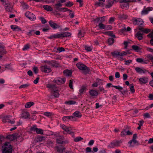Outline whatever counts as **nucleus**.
<instances>
[{"instance_id": "a19ab883", "label": "nucleus", "mask_w": 153, "mask_h": 153, "mask_svg": "<svg viewBox=\"0 0 153 153\" xmlns=\"http://www.w3.org/2000/svg\"><path fill=\"white\" fill-rule=\"evenodd\" d=\"M63 73L65 75L67 76H69L71 74V71L68 70H64L63 71Z\"/></svg>"}, {"instance_id": "09e8293b", "label": "nucleus", "mask_w": 153, "mask_h": 153, "mask_svg": "<svg viewBox=\"0 0 153 153\" xmlns=\"http://www.w3.org/2000/svg\"><path fill=\"white\" fill-rule=\"evenodd\" d=\"M127 135L126 131L125 129H123L121 132L120 135L122 137H125Z\"/></svg>"}, {"instance_id": "412c9836", "label": "nucleus", "mask_w": 153, "mask_h": 153, "mask_svg": "<svg viewBox=\"0 0 153 153\" xmlns=\"http://www.w3.org/2000/svg\"><path fill=\"white\" fill-rule=\"evenodd\" d=\"M10 27L14 31H19L21 30V28L16 25H11Z\"/></svg>"}, {"instance_id": "aec40b11", "label": "nucleus", "mask_w": 153, "mask_h": 153, "mask_svg": "<svg viewBox=\"0 0 153 153\" xmlns=\"http://www.w3.org/2000/svg\"><path fill=\"white\" fill-rule=\"evenodd\" d=\"M143 33L140 30L135 35V36L139 40H140L143 39Z\"/></svg>"}, {"instance_id": "f8f14e48", "label": "nucleus", "mask_w": 153, "mask_h": 153, "mask_svg": "<svg viewBox=\"0 0 153 153\" xmlns=\"http://www.w3.org/2000/svg\"><path fill=\"white\" fill-rule=\"evenodd\" d=\"M65 131L67 132L68 133L70 134L71 135H74L73 132L71 130V128L66 126L64 124H62L60 126Z\"/></svg>"}, {"instance_id": "7c9ffc66", "label": "nucleus", "mask_w": 153, "mask_h": 153, "mask_svg": "<svg viewBox=\"0 0 153 153\" xmlns=\"http://www.w3.org/2000/svg\"><path fill=\"white\" fill-rule=\"evenodd\" d=\"M73 115L75 117L78 118H80L82 116L81 113L78 111H76L73 114Z\"/></svg>"}, {"instance_id": "79ce46f5", "label": "nucleus", "mask_w": 153, "mask_h": 153, "mask_svg": "<svg viewBox=\"0 0 153 153\" xmlns=\"http://www.w3.org/2000/svg\"><path fill=\"white\" fill-rule=\"evenodd\" d=\"M99 28L101 29H108V27H106V26L102 23H100L98 25Z\"/></svg>"}, {"instance_id": "5701e85b", "label": "nucleus", "mask_w": 153, "mask_h": 153, "mask_svg": "<svg viewBox=\"0 0 153 153\" xmlns=\"http://www.w3.org/2000/svg\"><path fill=\"white\" fill-rule=\"evenodd\" d=\"M49 65L52 67L56 68L60 66L59 64L56 61H52L49 63Z\"/></svg>"}, {"instance_id": "864d4df0", "label": "nucleus", "mask_w": 153, "mask_h": 153, "mask_svg": "<svg viewBox=\"0 0 153 153\" xmlns=\"http://www.w3.org/2000/svg\"><path fill=\"white\" fill-rule=\"evenodd\" d=\"M114 41V39L112 38H109L108 40V43L109 45L112 44Z\"/></svg>"}, {"instance_id": "4d7b16f0", "label": "nucleus", "mask_w": 153, "mask_h": 153, "mask_svg": "<svg viewBox=\"0 0 153 153\" xmlns=\"http://www.w3.org/2000/svg\"><path fill=\"white\" fill-rule=\"evenodd\" d=\"M76 102L74 101L73 100H70L68 101H66L65 102V104L69 105L74 104Z\"/></svg>"}, {"instance_id": "a211bd4d", "label": "nucleus", "mask_w": 153, "mask_h": 153, "mask_svg": "<svg viewBox=\"0 0 153 153\" xmlns=\"http://www.w3.org/2000/svg\"><path fill=\"white\" fill-rule=\"evenodd\" d=\"M45 137L39 136L35 138V141L36 143L40 142L45 140Z\"/></svg>"}, {"instance_id": "e433bc0d", "label": "nucleus", "mask_w": 153, "mask_h": 153, "mask_svg": "<svg viewBox=\"0 0 153 153\" xmlns=\"http://www.w3.org/2000/svg\"><path fill=\"white\" fill-rule=\"evenodd\" d=\"M113 87H114L116 89L119 90L122 94H123L126 92V91H122V90L123 89V88L120 86H112Z\"/></svg>"}, {"instance_id": "4c0bfd02", "label": "nucleus", "mask_w": 153, "mask_h": 153, "mask_svg": "<svg viewBox=\"0 0 153 153\" xmlns=\"http://www.w3.org/2000/svg\"><path fill=\"white\" fill-rule=\"evenodd\" d=\"M56 148L57 151L60 153H62L64 149V147L62 146L57 147Z\"/></svg>"}, {"instance_id": "2eb2a0df", "label": "nucleus", "mask_w": 153, "mask_h": 153, "mask_svg": "<svg viewBox=\"0 0 153 153\" xmlns=\"http://www.w3.org/2000/svg\"><path fill=\"white\" fill-rule=\"evenodd\" d=\"M65 79L64 78H58L55 79L53 81V82L59 85L65 82Z\"/></svg>"}, {"instance_id": "2f4dec72", "label": "nucleus", "mask_w": 153, "mask_h": 153, "mask_svg": "<svg viewBox=\"0 0 153 153\" xmlns=\"http://www.w3.org/2000/svg\"><path fill=\"white\" fill-rule=\"evenodd\" d=\"M34 103L33 102H27L25 105V108H29L34 104Z\"/></svg>"}, {"instance_id": "ea45409f", "label": "nucleus", "mask_w": 153, "mask_h": 153, "mask_svg": "<svg viewBox=\"0 0 153 153\" xmlns=\"http://www.w3.org/2000/svg\"><path fill=\"white\" fill-rule=\"evenodd\" d=\"M132 142L134 144H136L138 143L136 139H132V140L129 141L128 142V143L129 144L130 147H133L134 146V145L131 144Z\"/></svg>"}, {"instance_id": "cd10ccee", "label": "nucleus", "mask_w": 153, "mask_h": 153, "mask_svg": "<svg viewBox=\"0 0 153 153\" xmlns=\"http://www.w3.org/2000/svg\"><path fill=\"white\" fill-rule=\"evenodd\" d=\"M139 30L141 31L142 32L144 33H147L150 32V30L149 29L146 28H144L141 27L139 28Z\"/></svg>"}, {"instance_id": "f704fd0d", "label": "nucleus", "mask_w": 153, "mask_h": 153, "mask_svg": "<svg viewBox=\"0 0 153 153\" xmlns=\"http://www.w3.org/2000/svg\"><path fill=\"white\" fill-rule=\"evenodd\" d=\"M79 33L78 34V37L81 38L83 37L84 35V32L83 31L81 30H78Z\"/></svg>"}, {"instance_id": "ddd939ff", "label": "nucleus", "mask_w": 153, "mask_h": 153, "mask_svg": "<svg viewBox=\"0 0 153 153\" xmlns=\"http://www.w3.org/2000/svg\"><path fill=\"white\" fill-rule=\"evenodd\" d=\"M26 16L31 21H33L36 19V17L35 15L29 11L25 13Z\"/></svg>"}, {"instance_id": "f257e3e1", "label": "nucleus", "mask_w": 153, "mask_h": 153, "mask_svg": "<svg viewBox=\"0 0 153 153\" xmlns=\"http://www.w3.org/2000/svg\"><path fill=\"white\" fill-rule=\"evenodd\" d=\"M12 151V146L9 143H5L2 147L1 152L2 153H11Z\"/></svg>"}, {"instance_id": "4468645a", "label": "nucleus", "mask_w": 153, "mask_h": 153, "mask_svg": "<svg viewBox=\"0 0 153 153\" xmlns=\"http://www.w3.org/2000/svg\"><path fill=\"white\" fill-rule=\"evenodd\" d=\"M139 82L141 85L147 83L148 81V78L146 77H143L138 79Z\"/></svg>"}, {"instance_id": "6ab92c4d", "label": "nucleus", "mask_w": 153, "mask_h": 153, "mask_svg": "<svg viewBox=\"0 0 153 153\" xmlns=\"http://www.w3.org/2000/svg\"><path fill=\"white\" fill-rule=\"evenodd\" d=\"M57 137V138L56 139L57 143L58 144H63V140L64 139L63 136H60L58 134Z\"/></svg>"}, {"instance_id": "6e6552de", "label": "nucleus", "mask_w": 153, "mask_h": 153, "mask_svg": "<svg viewBox=\"0 0 153 153\" xmlns=\"http://www.w3.org/2000/svg\"><path fill=\"white\" fill-rule=\"evenodd\" d=\"M3 3V5L7 11L11 12L12 10L13 6L11 5L7 0Z\"/></svg>"}, {"instance_id": "7ed1b4c3", "label": "nucleus", "mask_w": 153, "mask_h": 153, "mask_svg": "<svg viewBox=\"0 0 153 153\" xmlns=\"http://www.w3.org/2000/svg\"><path fill=\"white\" fill-rule=\"evenodd\" d=\"M22 134L17 133L9 135L7 136V138L9 139L10 141H12L15 140L19 139L22 138Z\"/></svg>"}, {"instance_id": "e2e57ef3", "label": "nucleus", "mask_w": 153, "mask_h": 153, "mask_svg": "<svg viewBox=\"0 0 153 153\" xmlns=\"http://www.w3.org/2000/svg\"><path fill=\"white\" fill-rule=\"evenodd\" d=\"M73 5V2L71 1H68L65 4V6L67 7H71Z\"/></svg>"}, {"instance_id": "1a4fd4ad", "label": "nucleus", "mask_w": 153, "mask_h": 153, "mask_svg": "<svg viewBox=\"0 0 153 153\" xmlns=\"http://www.w3.org/2000/svg\"><path fill=\"white\" fill-rule=\"evenodd\" d=\"M71 33L68 32L64 33H56L57 38L61 39L65 37H67L70 36Z\"/></svg>"}, {"instance_id": "69168bd1", "label": "nucleus", "mask_w": 153, "mask_h": 153, "mask_svg": "<svg viewBox=\"0 0 153 153\" xmlns=\"http://www.w3.org/2000/svg\"><path fill=\"white\" fill-rule=\"evenodd\" d=\"M48 38L50 39L57 38L56 33L48 37Z\"/></svg>"}, {"instance_id": "bb28decb", "label": "nucleus", "mask_w": 153, "mask_h": 153, "mask_svg": "<svg viewBox=\"0 0 153 153\" xmlns=\"http://www.w3.org/2000/svg\"><path fill=\"white\" fill-rule=\"evenodd\" d=\"M43 7L44 9L48 11H52L53 10L52 7L48 5H44Z\"/></svg>"}, {"instance_id": "58836bf2", "label": "nucleus", "mask_w": 153, "mask_h": 153, "mask_svg": "<svg viewBox=\"0 0 153 153\" xmlns=\"http://www.w3.org/2000/svg\"><path fill=\"white\" fill-rule=\"evenodd\" d=\"M86 89V87L85 86H82L79 90V94L80 95H82L84 92V91Z\"/></svg>"}, {"instance_id": "c85d7f7f", "label": "nucleus", "mask_w": 153, "mask_h": 153, "mask_svg": "<svg viewBox=\"0 0 153 153\" xmlns=\"http://www.w3.org/2000/svg\"><path fill=\"white\" fill-rule=\"evenodd\" d=\"M62 4L60 3L56 4L54 5V8L56 10L61 11V8L60 7H62Z\"/></svg>"}, {"instance_id": "5fc2aeb1", "label": "nucleus", "mask_w": 153, "mask_h": 153, "mask_svg": "<svg viewBox=\"0 0 153 153\" xmlns=\"http://www.w3.org/2000/svg\"><path fill=\"white\" fill-rule=\"evenodd\" d=\"M129 88L131 92L132 93H134L135 92V90L133 85L131 84Z\"/></svg>"}, {"instance_id": "8fccbe9b", "label": "nucleus", "mask_w": 153, "mask_h": 153, "mask_svg": "<svg viewBox=\"0 0 153 153\" xmlns=\"http://www.w3.org/2000/svg\"><path fill=\"white\" fill-rule=\"evenodd\" d=\"M70 116H66L63 117L62 118V120L64 121H68L70 119Z\"/></svg>"}, {"instance_id": "052dcab7", "label": "nucleus", "mask_w": 153, "mask_h": 153, "mask_svg": "<svg viewBox=\"0 0 153 153\" xmlns=\"http://www.w3.org/2000/svg\"><path fill=\"white\" fill-rule=\"evenodd\" d=\"M61 11H63L64 12L69 11L70 12L72 11L71 10L66 8H61Z\"/></svg>"}, {"instance_id": "de8ad7c7", "label": "nucleus", "mask_w": 153, "mask_h": 153, "mask_svg": "<svg viewBox=\"0 0 153 153\" xmlns=\"http://www.w3.org/2000/svg\"><path fill=\"white\" fill-rule=\"evenodd\" d=\"M36 133L38 134H43V130L41 128H37L36 131Z\"/></svg>"}, {"instance_id": "0eeeda50", "label": "nucleus", "mask_w": 153, "mask_h": 153, "mask_svg": "<svg viewBox=\"0 0 153 153\" xmlns=\"http://www.w3.org/2000/svg\"><path fill=\"white\" fill-rule=\"evenodd\" d=\"M132 21L133 24L135 25H141L143 23L142 19L139 18H134L132 19Z\"/></svg>"}, {"instance_id": "37998d69", "label": "nucleus", "mask_w": 153, "mask_h": 153, "mask_svg": "<svg viewBox=\"0 0 153 153\" xmlns=\"http://www.w3.org/2000/svg\"><path fill=\"white\" fill-rule=\"evenodd\" d=\"M35 30H29V32L27 33V34L28 36H33L34 35Z\"/></svg>"}, {"instance_id": "b1692460", "label": "nucleus", "mask_w": 153, "mask_h": 153, "mask_svg": "<svg viewBox=\"0 0 153 153\" xmlns=\"http://www.w3.org/2000/svg\"><path fill=\"white\" fill-rule=\"evenodd\" d=\"M47 88L51 89L52 91L56 89V87L55 85L52 84H48L46 86Z\"/></svg>"}, {"instance_id": "9d476101", "label": "nucleus", "mask_w": 153, "mask_h": 153, "mask_svg": "<svg viewBox=\"0 0 153 153\" xmlns=\"http://www.w3.org/2000/svg\"><path fill=\"white\" fill-rule=\"evenodd\" d=\"M153 10V7H148L146 8L145 7H144L141 13L142 15H146L149 13V12Z\"/></svg>"}, {"instance_id": "dca6fc26", "label": "nucleus", "mask_w": 153, "mask_h": 153, "mask_svg": "<svg viewBox=\"0 0 153 153\" xmlns=\"http://www.w3.org/2000/svg\"><path fill=\"white\" fill-rule=\"evenodd\" d=\"M135 70L139 74L146 73L147 72L149 73L148 70L143 68H140L139 67H137L135 68Z\"/></svg>"}, {"instance_id": "c756f323", "label": "nucleus", "mask_w": 153, "mask_h": 153, "mask_svg": "<svg viewBox=\"0 0 153 153\" xmlns=\"http://www.w3.org/2000/svg\"><path fill=\"white\" fill-rule=\"evenodd\" d=\"M6 51L4 48H2V49L0 50V59L1 58L4 54H6Z\"/></svg>"}, {"instance_id": "a18cd8bd", "label": "nucleus", "mask_w": 153, "mask_h": 153, "mask_svg": "<svg viewBox=\"0 0 153 153\" xmlns=\"http://www.w3.org/2000/svg\"><path fill=\"white\" fill-rule=\"evenodd\" d=\"M132 48L134 50L137 52L139 51L140 50V48L137 45H133L132 46Z\"/></svg>"}, {"instance_id": "4be33fe9", "label": "nucleus", "mask_w": 153, "mask_h": 153, "mask_svg": "<svg viewBox=\"0 0 153 153\" xmlns=\"http://www.w3.org/2000/svg\"><path fill=\"white\" fill-rule=\"evenodd\" d=\"M30 114L27 111H23L22 112L21 117L22 118L26 119L29 117Z\"/></svg>"}, {"instance_id": "c03bdc74", "label": "nucleus", "mask_w": 153, "mask_h": 153, "mask_svg": "<svg viewBox=\"0 0 153 153\" xmlns=\"http://www.w3.org/2000/svg\"><path fill=\"white\" fill-rule=\"evenodd\" d=\"M95 5L97 7H102L104 6V3L102 2L98 1L95 3Z\"/></svg>"}, {"instance_id": "c9c22d12", "label": "nucleus", "mask_w": 153, "mask_h": 153, "mask_svg": "<svg viewBox=\"0 0 153 153\" xmlns=\"http://www.w3.org/2000/svg\"><path fill=\"white\" fill-rule=\"evenodd\" d=\"M119 18L121 19H126L128 16L125 14H120L118 15Z\"/></svg>"}, {"instance_id": "bf43d9fd", "label": "nucleus", "mask_w": 153, "mask_h": 153, "mask_svg": "<svg viewBox=\"0 0 153 153\" xmlns=\"http://www.w3.org/2000/svg\"><path fill=\"white\" fill-rule=\"evenodd\" d=\"M107 34L108 35L111 36L113 38H115V35H114L112 32L110 31H108L107 32Z\"/></svg>"}, {"instance_id": "49530a36", "label": "nucleus", "mask_w": 153, "mask_h": 153, "mask_svg": "<svg viewBox=\"0 0 153 153\" xmlns=\"http://www.w3.org/2000/svg\"><path fill=\"white\" fill-rule=\"evenodd\" d=\"M53 91V95L55 97H58L59 96V91L56 89V90H54Z\"/></svg>"}, {"instance_id": "f3484780", "label": "nucleus", "mask_w": 153, "mask_h": 153, "mask_svg": "<svg viewBox=\"0 0 153 153\" xmlns=\"http://www.w3.org/2000/svg\"><path fill=\"white\" fill-rule=\"evenodd\" d=\"M89 93L91 97L93 98L95 97L98 95V93L97 91L94 90H91L89 91Z\"/></svg>"}, {"instance_id": "423d86ee", "label": "nucleus", "mask_w": 153, "mask_h": 153, "mask_svg": "<svg viewBox=\"0 0 153 153\" xmlns=\"http://www.w3.org/2000/svg\"><path fill=\"white\" fill-rule=\"evenodd\" d=\"M40 70L42 72L48 73H50L52 71V70L50 67L46 65L41 66Z\"/></svg>"}, {"instance_id": "a878e982", "label": "nucleus", "mask_w": 153, "mask_h": 153, "mask_svg": "<svg viewBox=\"0 0 153 153\" xmlns=\"http://www.w3.org/2000/svg\"><path fill=\"white\" fill-rule=\"evenodd\" d=\"M136 61L137 62L139 63H142L143 64H147L148 63L147 60L144 61L143 59L141 58H137Z\"/></svg>"}, {"instance_id": "9b49d317", "label": "nucleus", "mask_w": 153, "mask_h": 153, "mask_svg": "<svg viewBox=\"0 0 153 153\" xmlns=\"http://www.w3.org/2000/svg\"><path fill=\"white\" fill-rule=\"evenodd\" d=\"M49 23L50 26L54 30L59 29L61 27V26L53 21H50Z\"/></svg>"}, {"instance_id": "774afa93", "label": "nucleus", "mask_w": 153, "mask_h": 153, "mask_svg": "<svg viewBox=\"0 0 153 153\" xmlns=\"http://www.w3.org/2000/svg\"><path fill=\"white\" fill-rule=\"evenodd\" d=\"M143 116L146 118H150V116L148 113H145L143 115Z\"/></svg>"}, {"instance_id": "13d9d810", "label": "nucleus", "mask_w": 153, "mask_h": 153, "mask_svg": "<svg viewBox=\"0 0 153 153\" xmlns=\"http://www.w3.org/2000/svg\"><path fill=\"white\" fill-rule=\"evenodd\" d=\"M29 86V84H23L20 85L19 87V88L20 89L22 88H27L28 86Z\"/></svg>"}, {"instance_id": "338daca9", "label": "nucleus", "mask_w": 153, "mask_h": 153, "mask_svg": "<svg viewBox=\"0 0 153 153\" xmlns=\"http://www.w3.org/2000/svg\"><path fill=\"white\" fill-rule=\"evenodd\" d=\"M150 75H151V76H152L153 79L151 81L149 82V83L150 85L151 86L153 87V72L151 73Z\"/></svg>"}, {"instance_id": "680f3d73", "label": "nucleus", "mask_w": 153, "mask_h": 153, "mask_svg": "<svg viewBox=\"0 0 153 153\" xmlns=\"http://www.w3.org/2000/svg\"><path fill=\"white\" fill-rule=\"evenodd\" d=\"M30 48V45L29 44H27L25 45L22 48L23 51H25Z\"/></svg>"}, {"instance_id": "6e6d98bb", "label": "nucleus", "mask_w": 153, "mask_h": 153, "mask_svg": "<svg viewBox=\"0 0 153 153\" xmlns=\"http://www.w3.org/2000/svg\"><path fill=\"white\" fill-rule=\"evenodd\" d=\"M21 4L23 8L24 9H27L29 7V6L27 4L24 2H22L21 3Z\"/></svg>"}, {"instance_id": "393cba45", "label": "nucleus", "mask_w": 153, "mask_h": 153, "mask_svg": "<svg viewBox=\"0 0 153 153\" xmlns=\"http://www.w3.org/2000/svg\"><path fill=\"white\" fill-rule=\"evenodd\" d=\"M10 117H11L10 116H6L3 117L2 120L3 122L4 123H8L10 120Z\"/></svg>"}, {"instance_id": "473e14b6", "label": "nucleus", "mask_w": 153, "mask_h": 153, "mask_svg": "<svg viewBox=\"0 0 153 153\" xmlns=\"http://www.w3.org/2000/svg\"><path fill=\"white\" fill-rule=\"evenodd\" d=\"M120 7L123 9H127L128 8L129 4L127 3H122L120 4Z\"/></svg>"}, {"instance_id": "0e129e2a", "label": "nucleus", "mask_w": 153, "mask_h": 153, "mask_svg": "<svg viewBox=\"0 0 153 153\" xmlns=\"http://www.w3.org/2000/svg\"><path fill=\"white\" fill-rule=\"evenodd\" d=\"M85 50L88 51H90L92 50V48L91 46H85Z\"/></svg>"}, {"instance_id": "3c124183", "label": "nucleus", "mask_w": 153, "mask_h": 153, "mask_svg": "<svg viewBox=\"0 0 153 153\" xmlns=\"http://www.w3.org/2000/svg\"><path fill=\"white\" fill-rule=\"evenodd\" d=\"M82 140H83V138L81 137H77L74 139V141L75 142H77L79 141Z\"/></svg>"}, {"instance_id": "f03ea898", "label": "nucleus", "mask_w": 153, "mask_h": 153, "mask_svg": "<svg viewBox=\"0 0 153 153\" xmlns=\"http://www.w3.org/2000/svg\"><path fill=\"white\" fill-rule=\"evenodd\" d=\"M76 65L79 70L83 71L84 73L85 74L88 73L90 71V69L88 67L81 62L77 63Z\"/></svg>"}, {"instance_id": "39448f33", "label": "nucleus", "mask_w": 153, "mask_h": 153, "mask_svg": "<svg viewBox=\"0 0 153 153\" xmlns=\"http://www.w3.org/2000/svg\"><path fill=\"white\" fill-rule=\"evenodd\" d=\"M121 141L119 140H114L110 143L108 146L109 148H113L114 147H117L120 146Z\"/></svg>"}, {"instance_id": "603ef678", "label": "nucleus", "mask_w": 153, "mask_h": 153, "mask_svg": "<svg viewBox=\"0 0 153 153\" xmlns=\"http://www.w3.org/2000/svg\"><path fill=\"white\" fill-rule=\"evenodd\" d=\"M37 128L36 125H33L30 128V130L33 131H36Z\"/></svg>"}, {"instance_id": "20e7f679", "label": "nucleus", "mask_w": 153, "mask_h": 153, "mask_svg": "<svg viewBox=\"0 0 153 153\" xmlns=\"http://www.w3.org/2000/svg\"><path fill=\"white\" fill-rule=\"evenodd\" d=\"M113 56L117 58L119 56H123L127 55V52L125 51H122L120 52L118 51H115L111 53Z\"/></svg>"}, {"instance_id": "72a5a7b5", "label": "nucleus", "mask_w": 153, "mask_h": 153, "mask_svg": "<svg viewBox=\"0 0 153 153\" xmlns=\"http://www.w3.org/2000/svg\"><path fill=\"white\" fill-rule=\"evenodd\" d=\"M113 1H111L110 0H108V3L105 6V7L107 8H109L111 7L114 3Z\"/></svg>"}]
</instances>
